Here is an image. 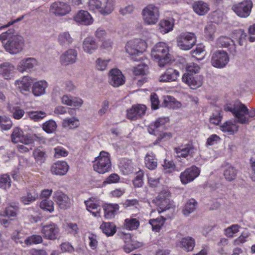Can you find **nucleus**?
Wrapping results in <instances>:
<instances>
[{
  "mask_svg": "<svg viewBox=\"0 0 255 255\" xmlns=\"http://www.w3.org/2000/svg\"><path fill=\"white\" fill-rule=\"evenodd\" d=\"M79 126V120L75 117L70 118H65L63 121V126L64 128L73 127L78 128Z\"/></svg>",
  "mask_w": 255,
  "mask_h": 255,
  "instance_id": "obj_50",
  "label": "nucleus"
},
{
  "mask_svg": "<svg viewBox=\"0 0 255 255\" xmlns=\"http://www.w3.org/2000/svg\"><path fill=\"white\" fill-rule=\"evenodd\" d=\"M200 174V170L195 166L187 168L180 175L181 182L186 184L193 181Z\"/></svg>",
  "mask_w": 255,
  "mask_h": 255,
  "instance_id": "obj_12",
  "label": "nucleus"
},
{
  "mask_svg": "<svg viewBox=\"0 0 255 255\" xmlns=\"http://www.w3.org/2000/svg\"><path fill=\"white\" fill-rule=\"evenodd\" d=\"M229 61V58L226 52L218 50L213 53L211 63L216 68H222L228 64Z\"/></svg>",
  "mask_w": 255,
  "mask_h": 255,
  "instance_id": "obj_8",
  "label": "nucleus"
},
{
  "mask_svg": "<svg viewBox=\"0 0 255 255\" xmlns=\"http://www.w3.org/2000/svg\"><path fill=\"white\" fill-rule=\"evenodd\" d=\"M187 73L193 75L198 73L200 70V67L194 63H191L188 64L186 67Z\"/></svg>",
  "mask_w": 255,
  "mask_h": 255,
  "instance_id": "obj_59",
  "label": "nucleus"
},
{
  "mask_svg": "<svg viewBox=\"0 0 255 255\" xmlns=\"http://www.w3.org/2000/svg\"><path fill=\"white\" fill-rule=\"evenodd\" d=\"M148 67L146 65H138L134 70L135 75H141L146 74Z\"/></svg>",
  "mask_w": 255,
  "mask_h": 255,
  "instance_id": "obj_63",
  "label": "nucleus"
},
{
  "mask_svg": "<svg viewBox=\"0 0 255 255\" xmlns=\"http://www.w3.org/2000/svg\"><path fill=\"white\" fill-rule=\"evenodd\" d=\"M192 56L198 60H202L205 56V50L202 45L198 46L196 49L191 51Z\"/></svg>",
  "mask_w": 255,
  "mask_h": 255,
  "instance_id": "obj_51",
  "label": "nucleus"
},
{
  "mask_svg": "<svg viewBox=\"0 0 255 255\" xmlns=\"http://www.w3.org/2000/svg\"><path fill=\"white\" fill-rule=\"evenodd\" d=\"M61 103L70 107H74L79 108L83 104V101L79 97H73L67 95H63L61 98Z\"/></svg>",
  "mask_w": 255,
  "mask_h": 255,
  "instance_id": "obj_27",
  "label": "nucleus"
},
{
  "mask_svg": "<svg viewBox=\"0 0 255 255\" xmlns=\"http://www.w3.org/2000/svg\"><path fill=\"white\" fill-rule=\"evenodd\" d=\"M195 243L194 239L189 237L182 238L180 242L181 248L187 252L193 250L195 246Z\"/></svg>",
  "mask_w": 255,
  "mask_h": 255,
  "instance_id": "obj_38",
  "label": "nucleus"
},
{
  "mask_svg": "<svg viewBox=\"0 0 255 255\" xmlns=\"http://www.w3.org/2000/svg\"><path fill=\"white\" fill-rule=\"evenodd\" d=\"M140 246L139 243L135 241H131V242L126 241V243L124 247V250L127 253H129L134 250L137 249Z\"/></svg>",
  "mask_w": 255,
  "mask_h": 255,
  "instance_id": "obj_54",
  "label": "nucleus"
},
{
  "mask_svg": "<svg viewBox=\"0 0 255 255\" xmlns=\"http://www.w3.org/2000/svg\"><path fill=\"white\" fill-rule=\"evenodd\" d=\"M125 227L129 230H136L139 225V222L134 218L127 219L125 220Z\"/></svg>",
  "mask_w": 255,
  "mask_h": 255,
  "instance_id": "obj_52",
  "label": "nucleus"
},
{
  "mask_svg": "<svg viewBox=\"0 0 255 255\" xmlns=\"http://www.w3.org/2000/svg\"><path fill=\"white\" fill-rule=\"evenodd\" d=\"M197 206V202L195 199L191 198L189 199L185 205L183 209V213L185 216H188L189 214L193 212Z\"/></svg>",
  "mask_w": 255,
  "mask_h": 255,
  "instance_id": "obj_39",
  "label": "nucleus"
},
{
  "mask_svg": "<svg viewBox=\"0 0 255 255\" xmlns=\"http://www.w3.org/2000/svg\"><path fill=\"white\" fill-rule=\"evenodd\" d=\"M217 44L219 46L227 47L233 55L236 53V47L234 41L229 37H221L218 39Z\"/></svg>",
  "mask_w": 255,
  "mask_h": 255,
  "instance_id": "obj_28",
  "label": "nucleus"
},
{
  "mask_svg": "<svg viewBox=\"0 0 255 255\" xmlns=\"http://www.w3.org/2000/svg\"><path fill=\"white\" fill-rule=\"evenodd\" d=\"M178 157L186 158L189 156L190 158L193 157V155L196 151L192 144H187L184 146H181L174 148Z\"/></svg>",
  "mask_w": 255,
  "mask_h": 255,
  "instance_id": "obj_21",
  "label": "nucleus"
},
{
  "mask_svg": "<svg viewBox=\"0 0 255 255\" xmlns=\"http://www.w3.org/2000/svg\"><path fill=\"white\" fill-rule=\"evenodd\" d=\"M11 240L14 241L16 244H20L22 247H25L24 234L20 231H15L13 232L11 236Z\"/></svg>",
  "mask_w": 255,
  "mask_h": 255,
  "instance_id": "obj_40",
  "label": "nucleus"
},
{
  "mask_svg": "<svg viewBox=\"0 0 255 255\" xmlns=\"http://www.w3.org/2000/svg\"><path fill=\"white\" fill-rule=\"evenodd\" d=\"M40 208L43 210L49 213L54 211V203L52 201L48 199H44L42 200L40 203Z\"/></svg>",
  "mask_w": 255,
  "mask_h": 255,
  "instance_id": "obj_47",
  "label": "nucleus"
},
{
  "mask_svg": "<svg viewBox=\"0 0 255 255\" xmlns=\"http://www.w3.org/2000/svg\"><path fill=\"white\" fill-rule=\"evenodd\" d=\"M224 168V175L225 179L229 181L235 180L237 175L238 170L229 164H226Z\"/></svg>",
  "mask_w": 255,
  "mask_h": 255,
  "instance_id": "obj_34",
  "label": "nucleus"
},
{
  "mask_svg": "<svg viewBox=\"0 0 255 255\" xmlns=\"http://www.w3.org/2000/svg\"><path fill=\"white\" fill-rule=\"evenodd\" d=\"M249 234L246 233H243L238 238L233 241V245L236 246H240L246 242V239L248 238Z\"/></svg>",
  "mask_w": 255,
  "mask_h": 255,
  "instance_id": "obj_62",
  "label": "nucleus"
},
{
  "mask_svg": "<svg viewBox=\"0 0 255 255\" xmlns=\"http://www.w3.org/2000/svg\"><path fill=\"white\" fill-rule=\"evenodd\" d=\"M14 69V66L9 63H3L0 65V74L6 79H10Z\"/></svg>",
  "mask_w": 255,
  "mask_h": 255,
  "instance_id": "obj_31",
  "label": "nucleus"
},
{
  "mask_svg": "<svg viewBox=\"0 0 255 255\" xmlns=\"http://www.w3.org/2000/svg\"><path fill=\"white\" fill-rule=\"evenodd\" d=\"M66 230L69 234L75 236L78 233L79 228L76 223H69L67 224Z\"/></svg>",
  "mask_w": 255,
  "mask_h": 255,
  "instance_id": "obj_58",
  "label": "nucleus"
},
{
  "mask_svg": "<svg viewBox=\"0 0 255 255\" xmlns=\"http://www.w3.org/2000/svg\"><path fill=\"white\" fill-rule=\"evenodd\" d=\"M96 37L102 42V47L106 48L111 46L110 35H108L106 31L102 27L98 28L95 33Z\"/></svg>",
  "mask_w": 255,
  "mask_h": 255,
  "instance_id": "obj_25",
  "label": "nucleus"
},
{
  "mask_svg": "<svg viewBox=\"0 0 255 255\" xmlns=\"http://www.w3.org/2000/svg\"><path fill=\"white\" fill-rule=\"evenodd\" d=\"M101 5L102 3L99 0H89L88 2L90 10H97L103 15H107L112 12V6L110 2H107L104 7H101Z\"/></svg>",
  "mask_w": 255,
  "mask_h": 255,
  "instance_id": "obj_14",
  "label": "nucleus"
},
{
  "mask_svg": "<svg viewBox=\"0 0 255 255\" xmlns=\"http://www.w3.org/2000/svg\"><path fill=\"white\" fill-rule=\"evenodd\" d=\"M222 117L220 116V110L218 108L216 112L212 114L210 118V123L214 126H218L221 121Z\"/></svg>",
  "mask_w": 255,
  "mask_h": 255,
  "instance_id": "obj_53",
  "label": "nucleus"
},
{
  "mask_svg": "<svg viewBox=\"0 0 255 255\" xmlns=\"http://www.w3.org/2000/svg\"><path fill=\"white\" fill-rule=\"evenodd\" d=\"M32 81L31 77L24 76L15 81V85L21 92H28L30 90Z\"/></svg>",
  "mask_w": 255,
  "mask_h": 255,
  "instance_id": "obj_26",
  "label": "nucleus"
},
{
  "mask_svg": "<svg viewBox=\"0 0 255 255\" xmlns=\"http://www.w3.org/2000/svg\"><path fill=\"white\" fill-rule=\"evenodd\" d=\"M193 8L196 13L200 15L205 14L209 10L208 5L202 1L195 2L193 4Z\"/></svg>",
  "mask_w": 255,
  "mask_h": 255,
  "instance_id": "obj_36",
  "label": "nucleus"
},
{
  "mask_svg": "<svg viewBox=\"0 0 255 255\" xmlns=\"http://www.w3.org/2000/svg\"><path fill=\"white\" fill-rule=\"evenodd\" d=\"M53 198L61 209L65 210L70 207V198L61 191H57L55 192L53 194Z\"/></svg>",
  "mask_w": 255,
  "mask_h": 255,
  "instance_id": "obj_18",
  "label": "nucleus"
},
{
  "mask_svg": "<svg viewBox=\"0 0 255 255\" xmlns=\"http://www.w3.org/2000/svg\"><path fill=\"white\" fill-rule=\"evenodd\" d=\"M100 229L103 233L107 235V237L112 236V223H103L100 226Z\"/></svg>",
  "mask_w": 255,
  "mask_h": 255,
  "instance_id": "obj_57",
  "label": "nucleus"
},
{
  "mask_svg": "<svg viewBox=\"0 0 255 255\" xmlns=\"http://www.w3.org/2000/svg\"><path fill=\"white\" fill-rule=\"evenodd\" d=\"M74 21L78 24L88 26L92 24L94 19L90 13L86 10H79L73 17Z\"/></svg>",
  "mask_w": 255,
  "mask_h": 255,
  "instance_id": "obj_16",
  "label": "nucleus"
},
{
  "mask_svg": "<svg viewBox=\"0 0 255 255\" xmlns=\"http://www.w3.org/2000/svg\"><path fill=\"white\" fill-rule=\"evenodd\" d=\"M71 10L70 6L66 2L57 1L52 3L50 12L56 16H63L68 14Z\"/></svg>",
  "mask_w": 255,
  "mask_h": 255,
  "instance_id": "obj_10",
  "label": "nucleus"
},
{
  "mask_svg": "<svg viewBox=\"0 0 255 255\" xmlns=\"http://www.w3.org/2000/svg\"><path fill=\"white\" fill-rule=\"evenodd\" d=\"M11 179L8 174L0 175V188L6 189L11 186Z\"/></svg>",
  "mask_w": 255,
  "mask_h": 255,
  "instance_id": "obj_48",
  "label": "nucleus"
},
{
  "mask_svg": "<svg viewBox=\"0 0 255 255\" xmlns=\"http://www.w3.org/2000/svg\"><path fill=\"white\" fill-rule=\"evenodd\" d=\"M10 112L12 113L13 118L16 120L21 119L25 113L24 111L19 107L13 108L10 109Z\"/></svg>",
  "mask_w": 255,
  "mask_h": 255,
  "instance_id": "obj_60",
  "label": "nucleus"
},
{
  "mask_svg": "<svg viewBox=\"0 0 255 255\" xmlns=\"http://www.w3.org/2000/svg\"><path fill=\"white\" fill-rule=\"evenodd\" d=\"M176 41L179 49L188 50L195 45L196 37L194 33L182 32L177 36Z\"/></svg>",
  "mask_w": 255,
  "mask_h": 255,
  "instance_id": "obj_5",
  "label": "nucleus"
},
{
  "mask_svg": "<svg viewBox=\"0 0 255 255\" xmlns=\"http://www.w3.org/2000/svg\"><path fill=\"white\" fill-rule=\"evenodd\" d=\"M253 3L252 1L245 0L234 4L232 7V9L239 16L246 18L250 15Z\"/></svg>",
  "mask_w": 255,
  "mask_h": 255,
  "instance_id": "obj_9",
  "label": "nucleus"
},
{
  "mask_svg": "<svg viewBox=\"0 0 255 255\" xmlns=\"http://www.w3.org/2000/svg\"><path fill=\"white\" fill-rule=\"evenodd\" d=\"M37 65V60L34 58H25L18 63L16 69L20 73L29 72Z\"/></svg>",
  "mask_w": 255,
  "mask_h": 255,
  "instance_id": "obj_15",
  "label": "nucleus"
},
{
  "mask_svg": "<svg viewBox=\"0 0 255 255\" xmlns=\"http://www.w3.org/2000/svg\"><path fill=\"white\" fill-rule=\"evenodd\" d=\"M173 23L168 20H162L159 23V29L163 33H166L172 30Z\"/></svg>",
  "mask_w": 255,
  "mask_h": 255,
  "instance_id": "obj_46",
  "label": "nucleus"
},
{
  "mask_svg": "<svg viewBox=\"0 0 255 255\" xmlns=\"http://www.w3.org/2000/svg\"><path fill=\"white\" fill-rule=\"evenodd\" d=\"M69 166L65 161H57L51 167V173L56 175L63 176L68 172Z\"/></svg>",
  "mask_w": 255,
  "mask_h": 255,
  "instance_id": "obj_24",
  "label": "nucleus"
},
{
  "mask_svg": "<svg viewBox=\"0 0 255 255\" xmlns=\"http://www.w3.org/2000/svg\"><path fill=\"white\" fill-rule=\"evenodd\" d=\"M29 117L34 121H38L45 117L46 114L41 111H32L28 113Z\"/></svg>",
  "mask_w": 255,
  "mask_h": 255,
  "instance_id": "obj_55",
  "label": "nucleus"
},
{
  "mask_svg": "<svg viewBox=\"0 0 255 255\" xmlns=\"http://www.w3.org/2000/svg\"><path fill=\"white\" fill-rule=\"evenodd\" d=\"M19 205L18 203L12 202L10 203L6 207H5L4 211V215L10 218L12 217H15L17 215V213L19 211Z\"/></svg>",
  "mask_w": 255,
  "mask_h": 255,
  "instance_id": "obj_37",
  "label": "nucleus"
},
{
  "mask_svg": "<svg viewBox=\"0 0 255 255\" xmlns=\"http://www.w3.org/2000/svg\"><path fill=\"white\" fill-rule=\"evenodd\" d=\"M143 173L142 171H139L136 173L135 177L133 180V184L135 187H140L143 184Z\"/></svg>",
  "mask_w": 255,
  "mask_h": 255,
  "instance_id": "obj_56",
  "label": "nucleus"
},
{
  "mask_svg": "<svg viewBox=\"0 0 255 255\" xmlns=\"http://www.w3.org/2000/svg\"><path fill=\"white\" fill-rule=\"evenodd\" d=\"M42 241L43 239L40 235H32L26 238L25 245L26 246L37 245L42 243Z\"/></svg>",
  "mask_w": 255,
  "mask_h": 255,
  "instance_id": "obj_43",
  "label": "nucleus"
},
{
  "mask_svg": "<svg viewBox=\"0 0 255 255\" xmlns=\"http://www.w3.org/2000/svg\"><path fill=\"white\" fill-rule=\"evenodd\" d=\"M9 30L0 35V40L7 52L11 54H16L20 52L23 48L24 40L22 36L17 35H11V31Z\"/></svg>",
  "mask_w": 255,
  "mask_h": 255,
  "instance_id": "obj_1",
  "label": "nucleus"
},
{
  "mask_svg": "<svg viewBox=\"0 0 255 255\" xmlns=\"http://www.w3.org/2000/svg\"><path fill=\"white\" fill-rule=\"evenodd\" d=\"M12 125V122L9 118L4 116H0V127L1 128H11Z\"/></svg>",
  "mask_w": 255,
  "mask_h": 255,
  "instance_id": "obj_61",
  "label": "nucleus"
},
{
  "mask_svg": "<svg viewBox=\"0 0 255 255\" xmlns=\"http://www.w3.org/2000/svg\"><path fill=\"white\" fill-rule=\"evenodd\" d=\"M33 155L37 163H42L46 160V154L45 151L39 148L35 149L33 152Z\"/></svg>",
  "mask_w": 255,
  "mask_h": 255,
  "instance_id": "obj_49",
  "label": "nucleus"
},
{
  "mask_svg": "<svg viewBox=\"0 0 255 255\" xmlns=\"http://www.w3.org/2000/svg\"><path fill=\"white\" fill-rule=\"evenodd\" d=\"M179 75L178 71L173 68H169L167 69L165 73L160 76L159 81L161 82L175 81L177 80Z\"/></svg>",
  "mask_w": 255,
  "mask_h": 255,
  "instance_id": "obj_29",
  "label": "nucleus"
},
{
  "mask_svg": "<svg viewBox=\"0 0 255 255\" xmlns=\"http://www.w3.org/2000/svg\"><path fill=\"white\" fill-rule=\"evenodd\" d=\"M163 166L164 167L165 173H171L175 168V165L174 163L171 161H168L167 160H165Z\"/></svg>",
  "mask_w": 255,
  "mask_h": 255,
  "instance_id": "obj_64",
  "label": "nucleus"
},
{
  "mask_svg": "<svg viewBox=\"0 0 255 255\" xmlns=\"http://www.w3.org/2000/svg\"><path fill=\"white\" fill-rule=\"evenodd\" d=\"M146 167L150 170L155 169L157 166L156 160L154 158L153 154L147 153L145 157Z\"/></svg>",
  "mask_w": 255,
  "mask_h": 255,
  "instance_id": "obj_45",
  "label": "nucleus"
},
{
  "mask_svg": "<svg viewBox=\"0 0 255 255\" xmlns=\"http://www.w3.org/2000/svg\"><path fill=\"white\" fill-rule=\"evenodd\" d=\"M151 55L160 67H163L172 60L169 53V47L164 42L157 43L151 50Z\"/></svg>",
  "mask_w": 255,
  "mask_h": 255,
  "instance_id": "obj_2",
  "label": "nucleus"
},
{
  "mask_svg": "<svg viewBox=\"0 0 255 255\" xmlns=\"http://www.w3.org/2000/svg\"><path fill=\"white\" fill-rule=\"evenodd\" d=\"M38 197V195L35 192H28L26 195L20 198V202L24 205H29L34 202Z\"/></svg>",
  "mask_w": 255,
  "mask_h": 255,
  "instance_id": "obj_42",
  "label": "nucleus"
},
{
  "mask_svg": "<svg viewBox=\"0 0 255 255\" xmlns=\"http://www.w3.org/2000/svg\"><path fill=\"white\" fill-rule=\"evenodd\" d=\"M98 47L95 40L92 37L86 38L83 42V48L87 53H92Z\"/></svg>",
  "mask_w": 255,
  "mask_h": 255,
  "instance_id": "obj_32",
  "label": "nucleus"
},
{
  "mask_svg": "<svg viewBox=\"0 0 255 255\" xmlns=\"http://www.w3.org/2000/svg\"><path fill=\"white\" fill-rule=\"evenodd\" d=\"M146 44L143 40L140 39H135L128 42L126 46V51L134 61L139 60L140 58H138L145 50Z\"/></svg>",
  "mask_w": 255,
  "mask_h": 255,
  "instance_id": "obj_3",
  "label": "nucleus"
},
{
  "mask_svg": "<svg viewBox=\"0 0 255 255\" xmlns=\"http://www.w3.org/2000/svg\"><path fill=\"white\" fill-rule=\"evenodd\" d=\"M142 18L147 24H155L159 18V7L153 4H149L142 10Z\"/></svg>",
  "mask_w": 255,
  "mask_h": 255,
  "instance_id": "obj_6",
  "label": "nucleus"
},
{
  "mask_svg": "<svg viewBox=\"0 0 255 255\" xmlns=\"http://www.w3.org/2000/svg\"><path fill=\"white\" fill-rule=\"evenodd\" d=\"M180 103L176 101L174 98L172 96H168L164 97L163 102L161 104L163 107H167L169 109H174L178 107Z\"/></svg>",
  "mask_w": 255,
  "mask_h": 255,
  "instance_id": "obj_41",
  "label": "nucleus"
},
{
  "mask_svg": "<svg viewBox=\"0 0 255 255\" xmlns=\"http://www.w3.org/2000/svg\"><path fill=\"white\" fill-rule=\"evenodd\" d=\"M48 83L45 80H40L34 82L32 87V93L35 96H40L45 93Z\"/></svg>",
  "mask_w": 255,
  "mask_h": 255,
  "instance_id": "obj_30",
  "label": "nucleus"
},
{
  "mask_svg": "<svg viewBox=\"0 0 255 255\" xmlns=\"http://www.w3.org/2000/svg\"><path fill=\"white\" fill-rule=\"evenodd\" d=\"M146 110L144 105H137L132 106L131 108L127 110V117L131 120H135L143 116Z\"/></svg>",
  "mask_w": 255,
  "mask_h": 255,
  "instance_id": "obj_22",
  "label": "nucleus"
},
{
  "mask_svg": "<svg viewBox=\"0 0 255 255\" xmlns=\"http://www.w3.org/2000/svg\"><path fill=\"white\" fill-rule=\"evenodd\" d=\"M125 82V78L118 69H113V86L118 87Z\"/></svg>",
  "mask_w": 255,
  "mask_h": 255,
  "instance_id": "obj_33",
  "label": "nucleus"
},
{
  "mask_svg": "<svg viewBox=\"0 0 255 255\" xmlns=\"http://www.w3.org/2000/svg\"><path fill=\"white\" fill-rule=\"evenodd\" d=\"M77 56L78 52L75 49H69L61 55L60 62L64 66L72 64L76 62Z\"/></svg>",
  "mask_w": 255,
  "mask_h": 255,
  "instance_id": "obj_17",
  "label": "nucleus"
},
{
  "mask_svg": "<svg viewBox=\"0 0 255 255\" xmlns=\"http://www.w3.org/2000/svg\"><path fill=\"white\" fill-rule=\"evenodd\" d=\"M224 109L226 111L231 112L235 116L239 123L245 122V119L243 118V114L247 111L245 105L239 103L235 104L233 108L227 106Z\"/></svg>",
  "mask_w": 255,
  "mask_h": 255,
  "instance_id": "obj_19",
  "label": "nucleus"
},
{
  "mask_svg": "<svg viewBox=\"0 0 255 255\" xmlns=\"http://www.w3.org/2000/svg\"><path fill=\"white\" fill-rule=\"evenodd\" d=\"M11 141L14 143L20 142L25 144H32L35 141H39L40 137L35 134H24L21 128H14L11 135Z\"/></svg>",
  "mask_w": 255,
  "mask_h": 255,
  "instance_id": "obj_7",
  "label": "nucleus"
},
{
  "mask_svg": "<svg viewBox=\"0 0 255 255\" xmlns=\"http://www.w3.org/2000/svg\"><path fill=\"white\" fill-rule=\"evenodd\" d=\"M169 193L167 191L160 193L156 199L155 203L159 207V212H163L172 207L169 199L167 198Z\"/></svg>",
  "mask_w": 255,
  "mask_h": 255,
  "instance_id": "obj_20",
  "label": "nucleus"
},
{
  "mask_svg": "<svg viewBox=\"0 0 255 255\" xmlns=\"http://www.w3.org/2000/svg\"><path fill=\"white\" fill-rule=\"evenodd\" d=\"M112 165L110 154L104 151L100 153L93 162L94 171L99 174H104L110 170Z\"/></svg>",
  "mask_w": 255,
  "mask_h": 255,
  "instance_id": "obj_4",
  "label": "nucleus"
},
{
  "mask_svg": "<svg viewBox=\"0 0 255 255\" xmlns=\"http://www.w3.org/2000/svg\"><path fill=\"white\" fill-rule=\"evenodd\" d=\"M87 209L95 217H100L101 202L95 198H90L85 201Z\"/></svg>",
  "mask_w": 255,
  "mask_h": 255,
  "instance_id": "obj_23",
  "label": "nucleus"
},
{
  "mask_svg": "<svg viewBox=\"0 0 255 255\" xmlns=\"http://www.w3.org/2000/svg\"><path fill=\"white\" fill-rule=\"evenodd\" d=\"M57 40L59 44L62 46L70 45L73 41L69 32L64 31L61 32L58 36Z\"/></svg>",
  "mask_w": 255,
  "mask_h": 255,
  "instance_id": "obj_35",
  "label": "nucleus"
},
{
  "mask_svg": "<svg viewBox=\"0 0 255 255\" xmlns=\"http://www.w3.org/2000/svg\"><path fill=\"white\" fill-rule=\"evenodd\" d=\"M165 219L160 216L156 219L150 220L149 224L151 225L153 230L158 232L163 225Z\"/></svg>",
  "mask_w": 255,
  "mask_h": 255,
  "instance_id": "obj_44",
  "label": "nucleus"
},
{
  "mask_svg": "<svg viewBox=\"0 0 255 255\" xmlns=\"http://www.w3.org/2000/svg\"><path fill=\"white\" fill-rule=\"evenodd\" d=\"M41 233L45 239L55 240L59 237V229L56 224L51 223L42 226Z\"/></svg>",
  "mask_w": 255,
  "mask_h": 255,
  "instance_id": "obj_11",
  "label": "nucleus"
},
{
  "mask_svg": "<svg viewBox=\"0 0 255 255\" xmlns=\"http://www.w3.org/2000/svg\"><path fill=\"white\" fill-rule=\"evenodd\" d=\"M182 80L191 89H196L202 85L203 77L201 75L194 76L189 73H185L182 76Z\"/></svg>",
  "mask_w": 255,
  "mask_h": 255,
  "instance_id": "obj_13",
  "label": "nucleus"
}]
</instances>
